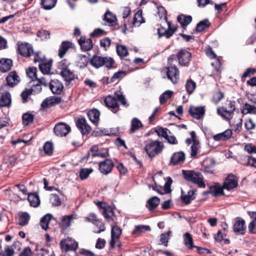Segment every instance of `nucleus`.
Returning a JSON list of instances; mask_svg holds the SVG:
<instances>
[{"mask_svg": "<svg viewBox=\"0 0 256 256\" xmlns=\"http://www.w3.org/2000/svg\"><path fill=\"white\" fill-rule=\"evenodd\" d=\"M11 104V96L8 92L3 94L0 98V107H6Z\"/></svg>", "mask_w": 256, "mask_h": 256, "instance_id": "35", "label": "nucleus"}, {"mask_svg": "<svg viewBox=\"0 0 256 256\" xmlns=\"http://www.w3.org/2000/svg\"><path fill=\"white\" fill-rule=\"evenodd\" d=\"M100 112L96 109H92L88 112V116L90 120L96 126L98 124L100 120Z\"/></svg>", "mask_w": 256, "mask_h": 256, "instance_id": "31", "label": "nucleus"}, {"mask_svg": "<svg viewBox=\"0 0 256 256\" xmlns=\"http://www.w3.org/2000/svg\"><path fill=\"white\" fill-rule=\"evenodd\" d=\"M90 62L92 65L96 68H99L104 66L107 68H110L112 67L114 61L112 58H110L94 56Z\"/></svg>", "mask_w": 256, "mask_h": 256, "instance_id": "3", "label": "nucleus"}, {"mask_svg": "<svg viewBox=\"0 0 256 256\" xmlns=\"http://www.w3.org/2000/svg\"><path fill=\"white\" fill-rule=\"evenodd\" d=\"M30 216L27 212H22L20 214L18 219V224L21 226L26 225L29 222Z\"/></svg>", "mask_w": 256, "mask_h": 256, "instance_id": "47", "label": "nucleus"}, {"mask_svg": "<svg viewBox=\"0 0 256 256\" xmlns=\"http://www.w3.org/2000/svg\"><path fill=\"white\" fill-rule=\"evenodd\" d=\"M234 231L237 234H244L246 232V226L244 220H236L233 226Z\"/></svg>", "mask_w": 256, "mask_h": 256, "instance_id": "24", "label": "nucleus"}, {"mask_svg": "<svg viewBox=\"0 0 256 256\" xmlns=\"http://www.w3.org/2000/svg\"><path fill=\"white\" fill-rule=\"evenodd\" d=\"M235 110V102L230 101L225 108H218V114L227 120L232 118V114Z\"/></svg>", "mask_w": 256, "mask_h": 256, "instance_id": "4", "label": "nucleus"}, {"mask_svg": "<svg viewBox=\"0 0 256 256\" xmlns=\"http://www.w3.org/2000/svg\"><path fill=\"white\" fill-rule=\"evenodd\" d=\"M224 188H223V186H220L216 184L214 186H210V191L206 192V194L212 193L214 196H218L224 194Z\"/></svg>", "mask_w": 256, "mask_h": 256, "instance_id": "36", "label": "nucleus"}, {"mask_svg": "<svg viewBox=\"0 0 256 256\" xmlns=\"http://www.w3.org/2000/svg\"><path fill=\"white\" fill-rule=\"evenodd\" d=\"M28 199L30 205L34 207L38 206L40 204V200L38 196L36 193L29 194Z\"/></svg>", "mask_w": 256, "mask_h": 256, "instance_id": "37", "label": "nucleus"}, {"mask_svg": "<svg viewBox=\"0 0 256 256\" xmlns=\"http://www.w3.org/2000/svg\"><path fill=\"white\" fill-rule=\"evenodd\" d=\"M232 136V130L230 129H227L222 132L214 135L213 139L215 141H226L231 138Z\"/></svg>", "mask_w": 256, "mask_h": 256, "instance_id": "22", "label": "nucleus"}, {"mask_svg": "<svg viewBox=\"0 0 256 256\" xmlns=\"http://www.w3.org/2000/svg\"><path fill=\"white\" fill-rule=\"evenodd\" d=\"M78 65L80 68H84L86 66L88 63L87 57L86 56L80 54L78 56Z\"/></svg>", "mask_w": 256, "mask_h": 256, "instance_id": "59", "label": "nucleus"}, {"mask_svg": "<svg viewBox=\"0 0 256 256\" xmlns=\"http://www.w3.org/2000/svg\"><path fill=\"white\" fill-rule=\"evenodd\" d=\"M76 218V214H72L63 216L62 218V225L65 228L68 227L70 225L72 220Z\"/></svg>", "mask_w": 256, "mask_h": 256, "instance_id": "43", "label": "nucleus"}, {"mask_svg": "<svg viewBox=\"0 0 256 256\" xmlns=\"http://www.w3.org/2000/svg\"><path fill=\"white\" fill-rule=\"evenodd\" d=\"M60 74L64 80L68 83L74 80L76 78V76L74 72L68 68H62Z\"/></svg>", "mask_w": 256, "mask_h": 256, "instance_id": "23", "label": "nucleus"}, {"mask_svg": "<svg viewBox=\"0 0 256 256\" xmlns=\"http://www.w3.org/2000/svg\"><path fill=\"white\" fill-rule=\"evenodd\" d=\"M158 14L160 18H163L165 21H167L166 10L162 6L158 8Z\"/></svg>", "mask_w": 256, "mask_h": 256, "instance_id": "63", "label": "nucleus"}, {"mask_svg": "<svg viewBox=\"0 0 256 256\" xmlns=\"http://www.w3.org/2000/svg\"><path fill=\"white\" fill-rule=\"evenodd\" d=\"M72 43L68 41H63L58 49V56L62 58L64 56L68 50L72 46Z\"/></svg>", "mask_w": 256, "mask_h": 256, "instance_id": "33", "label": "nucleus"}, {"mask_svg": "<svg viewBox=\"0 0 256 256\" xmlns=\"http://www.w3.org/2000/svg\"><path fill=\"white\" fill-rule=\"evenodd\" d=\"M104 20L108 24L113 25L116 20V17L110 11H107L104 16Z\"/></svg>", "mask_w": 256, "mask_h": 256, "instance_id": "44", "label": "nucleus"}, {"mask_svg": "<svg viewBox=\"0 0 256 256\" xmlns=\"http://www.w3.org/2000/svg\"><path fill=\"white\" fill-rule=\"evenodd\" d=\"M62 248L67 252L68 250H76L78 246V243L72 238H68L60 242Z\"/></svg>", "mask_w": 256, "mask_h": 256, "instance_id": "10", "label": "nucleus"}, {"mask_svg": "<svg viewBox=\"0 0 256 256\" xmlns=\"http://www.w3.org/2000/svg\"><path fill=\"white\" fill-rule=\"evenodd\" d=\"M192 18L190 16H186L182 14L178 17V21L182 27L187 26L192 22Z\"/></svg>", "mask_w": 256, "mask_h": 256, "instance_id": "40", "label": "nucleus"}, {"mask_svg": "<svg viewBox=\"0 0 256 256\" xmlns=\"http://www.w3.org/2000/svg\"><path fill=\"white\" fill-rule=\"evenodd\" d=\"M173 93L172 91L170 90H168L162 93L160 98V104L165 103L168 99L172 97Z\"/></svg>", "mask_w": 256, "mask_h": 256, "instance_id": "51", "label": "nucleus"}, {"mask_svg": "<svg viewBox=\"0 0 256 256\" xmlns=\"http://www.w3.org/2000/svg\"><path fill=\"white\" fill-rule=\"evenodd\" d=\"M51 214H46L41 218L40 221V225L42 229L46 230L48 228V224L51 219Z\"/></svg>", "mask_w": 256, "mask_h": 256, "instance_id": "45", "label": "nucleus"}, {"mask_svg": "<svg viewBox=\"0 0 256 256\" xmlns=\"http://www.w3.org/2000/svg\"><path fill=\"white\" fill-rule=\"evenodd\" d=\"M196 88V84L192 80H188L186 84V88L189 94H192Z\"/></svg>", "mask_w": 256, "mask_h": 256, "instance_id": "53", "label": "nucleus"}, {"mask_svg": "<svg viewBox=\"0 0 256 256\" xmlns=\"http://www.w3.org/2000/svg\"><path fill=\"white\" fill-rule=\"evenodd\" d=\"M189 112L192 118H196V120H200L203 117L204 114V107H196L192 106L190 108Z\"/></svg>", "mask_w": 256, "mask_h": 256, "instance_id": "16", "label": "nucleus"}, {"mask_svg": "<svg viewBox=\"0 0 256 256\" xmlns=\"http://www.w3.org/2000/svg\"><path fill=\"white\" fill-rule=\"evenodd\" d=\"M52 66V62L50 61L48 62H42L39 64V68L42 74H48L50 73Z\"/></svg>", "mask_w": 256, "mask_h": 256, "instance_id": "39", "label": "nucleus"}, {"mask_svg": "<svg viewBox=\"0 0 256 256\" xmlns=\"http://www.w3.org/2000/svg\"><path fill=\"white\" fill-rule=\"evenodd\" d=\"M171 234L170 231L161 234L160 236V242L162 244L165 246H168V242L169 239L170 234Z\"/></svg>", "mask_w": 256, "mask_h": 256, "instance_id": "57", "label": "nucleus"}, {"mask_svg": "<svg viewBox=\"0 0 256 256\" xmlns=\"http://www.w3.org/2000/svg\"><path fill=\"white\" fill-rule=\"evenodd\" d=\"M115 96L116 98V100H118L121 104L124 106H128L126 100L124 96L120 91L115 92Z\"/></svg>", "mask_w": 256, "mask_h": 256, "instance_id": "60", "label": "nucleus"}, {"mask_svg": "<svg viewBox=\"0 0 256 256\" xmlns=\"http://www.w3.org/2000/svg\"><path fill=\"white\" fill-rule=\"evenodd\" d=\"M248 228L252 234H256V218L250 223Z\"/></svg>", "mask_w": 256, "mask_h": 256, "instance_id": "64", "label": "nucleus"}, {"mask_svg": "<svg viewBox=\"0 0 256 256\" xmlns=\"http://www.w3.org/2000/svg\"><path fill=\"white\" fill-rule=\"evenodd\" d=\"M241 112L244 115L256 114V106L248 103H245L241 109Z\"/></svg>", "mask_w": 256, "mask_h": 256, "instance_id": "34", "label": "nucleus"}, {"mask_svg": "<svg viewBox=\"0 0 256 256\" xmlns=\"http://www.w3.org/2000/svg\"><path fill=\"white\" fill-rule=\"evenodd\" d=\"M61 98L60 97L48 98L42 102L41 106L42 108L50 107L59 104Z\"/></svg>", "mask_w": 256, "mask_h": 256, "instance_id": "29", "label": "nucleus"}, {"mask_svg": "<svg viewBox=\"0 0 256 256\" xmlns=\"http://www.w3.org/2000/svg\"><path fill=\"white\" fill-rule=\"evenodd\" d=\"M178 64L182 66H188L192 58V54L186 50H181L176 54Z\"/></svg>", "mask_w": 256, "mask_h": 256, "instance_id": "6", "label": "nucleus"}, {"mask_svg": "<svg viewBox=\"0 0 256 256\" xmlns=\"http://www.w3.org/2000/svg\"><path fill=\"white\" fill-rule=\"evenodd\" d=\"M92 156L100 158H106L108 156V150L107 148H99L98 146H93L91 148Z\"/></svg>", "mask_w": 256, "mask_h": 256, "instance_id": "19", "label": "nucleus"}, {"mask_svg": "<svg viewBox=\"0 0 256 256\" xmlns=\"http://www.w3.org/2000/svg\"><path fill=\"white\" fill-rule=\"evenodd\" d=\"M50 201L52 205L54 206H59L62 204L61 200L56 194H51Z\"/></svg>", "mask_w": 256, "mask_h": 256, "instance_id": "55", "label": "nucleus"}, {"mask_svg": "<svg viewBox=\"0 0 256 256\" xmlns=\"http://www.w3.org/2000/svg\"><path fill=\"white\" fill-rule=\"evenodd\" d=\"M166 75L168 78L173 84L178 82L180 78V74L178 68L176 66H170L167 68Z\"/></svg>", "mask_w": 256, "mask_h": 256, "instance_id": "11", "label": "nucleus"}, {"mask_svg": "<svg viewBox=\"0 0 256 256\" xmlns=\"http://www.w3.org/2000/svg\"><path fill=\"white\" fill-rule=\"evenodd\" d=\"M76 124L82 134H88L91 130L90 126L86 123L84 118H78L76 122Z\"/></svg>", "mask_w": 256, "mask_h": 256, "instance_id": "17", "label": "nucleus"}, {"mask_svg": "<svg viewBox=\"0 0 256 256\" xmlns=\"http://www.w3.org/2000/svg\"><path fill=\"white\" fill-rule=\"evenodd\" d=\"M184 160V153L182 152H178L173 154L170 158V162L174 166L183 162Z\"/></svg>", "mask_w": 256, "mask_h": 256, "instance_id": "26", "label": "nucleus"}, {"mask_svg": "<svg viewBox=\"0 0 256 256\" xmlns=\"http://www.w3.org/2000/svg\"><path fill=\"white\" fill-rule=\"evenodd\" d=\"M164 148L163 143L158 140H154L145 145L144 150L148 156L153 158L160 154Z\"/></svg>", "mask_w": 256, "mask_h": 256, "instance_id": "2", "label": "nucleus"}, {"mask_svg": "<svg viewBox=\"0 0 256 256\" xmlns=\"http://www.w3.org/2000/svg\"><path fill=\"white\" fill-rule=\"evenodd\" d=\"M122 230L116 225L112 226L111 240L110 242L112 248L115 247L116 244L118 242L122 234Z\"/></svg>", "mask_w": 256, "mask_h": 256, "instance_id": "9", "label": "nucleus"}, {"mask_svg": "<svg viewBox=\"0 0 256 256\" xmlns=\"http://www.w3.org/2000/svg\"><path fill=\"white\" fill-rule=\"evenodd\" d=\"M167 22L168 25V32H167V38H170L172 35L174 34V33L176 30H177V26L172 24L170 22H168V20L166 21Z\"/></svg>", "mask_w": 256, "mask_h": 256, "instance_id": "58", "label": "nucleus"}, {"mask_svg": "<svg viewBox=\"0 0 256 256\" xmlns=\"http://www.w3.org/2000/svg\"><path fill=\"white\" fill-rule=\"evenodd\" d=\"M12 62L9 58H2L0 60V70L6 72L10 70Z\"/></svg>", "mask_w": 256, "mask_h": 256, "instance_id": "32", "label": "nucleus"}, {"mask_svg": "<svg viewBox=\"0 0 256 256\" xmlns=\"http://www.w3.org/2000/svg\"><path fill=\"white\" fill-rule=\"evenodd\" d=\"M184 242L185 246L189 249H192L193 248H196L199 252H203V250H208L207 249H204L198 246H194L193 244V240L192 236L188 232H186L184 235Z\"/></svg>", "mask_w": 256, "mask_h": 256, "instance_id": "15", "label": "nucleus"}, {"mask_svg": "<svg viewBox=\"0 0 256 256\" xmlns=\"http://www.w3.org/2000/svg\"><path fill=\"white\" fill-rule=\"evenodd\" d=\"M53 144L50 142H46L44 146V150L45 153L48 155H51L53 152Z\"/></svg>", "mask_w": 256, "mask_h": 256, "instance_id": "61", "label": "nucleus"}, {"mask_svg": "<svg viewBox=\"0 0 256 256\" xmlns=\"http://www.w3.org/2000/svg\"><path fill=\"white\" fill-rule=\"evenodd\" d=\"M98 206L100 208V210L101 213L106 220L108 222H114V213L112 208L106 204H102L100 202H99L98 204Z\"/></svg>", "mask_w": 256, "mask_h": 256, "instance_id": "5", "label": "nucleus"}, {"mask_svg": "<svg viewBox=\"0 0 256 256\" xmlns=\"http://www.w3.org/2000/svg\"><path fill=\"white\" fill-rule=\"evenodd\" d=\"M36 80L42 86V85L44 86H47L48 84H50V76L48 75H46L44 76H42V77L40 78H38Z\"/></svg>", "mask_w": 256, "mask_h": 256, "instance_id": "62", "label": "nucleus"}, {"mask_svg": "<svg viewBox=\"0 0 256 256\" xmlns=\"http://www.w3.org/2000/svg\"><path fill=\"white\" fill-rule=\"evenodd\" d=\"M196 190H190L186 193H184L182 190L181 199L182 202L186 204H188L191 202L195 199V192Z\"/></svg>", "mask_w": 256, "mask_h": 256, "instance_id": "20", "label": "nucleus"}, {"mask_svg": "<svg viewBox=\"0 0 256 256\" xmlns=\"http://www.w3.org/2000/svg\"><path fill=\"white\" fill-rule=\"evenodd\" d=\"M210 26V22L208 19H204L199 22L196 26V32H201Z\"/></svg>", "mask_w": 256, "mask_h": 256, "instance_id": "46", "label": "nucleus"}, {"mask_svg": "<svg viewBox=\"0 0 256 256\" xmlns=\"http://www.w3.org/2000/svg\"><path fill=\"white\" fill-rule=\"evenodd\" d=\"M238 186V180L237 178L232 174H228L224 180L223 188L224 190H230L236 188Z\"/></svg>", "mask_w": 256, "mask_h": 256, "instance_id": "7", "label": "nucleus"}, {"mask_svg": "<svg viewBox=\"0 0 256 256\" xmlns=\"http://www.w3.org/2000/svg\"><path fill=\"white\" fill-rule=\"evenodd\" d=\"M6 80L8 85L13 87L20 82V78L15 71H12L9 73Z\"/></svg>", "mask_w": 256, "mask_h": 256, "instance_id": "25", "label": "nucleus"}, {"mask_svg": "<svg viewBox=\"0 0 256 256\" xmlns=\"http://www.w3.org/2000/svg\"><path fill=\"white\" fill-rule=\"evenodd\" d=\"M86 219L88 222H92L94 224H100L102 229L101 230L95 231V233L100 234L102 232L105 230V227L104 224L99 220L96 218V216L94 214H91L89 215L88 217L86 218Z\"/></svg>", "mask_w": 256, "mask_h": 256, "instance_id": "28", "label": "nucleus"}, {"mask_svg": "<svg viewBox=\"0 0 256 256\" xmlns=\"http://www.w3.org/2000/svg\"><path fill=\"white\" fill-rule=\"evenodd\" d=\"M160 200L157 196H153L147 202V207L150 211H152L160 204Z\"/></svg>", "mask_w": 256, "mask_h": 256, "instance_id": "38", "label": "nucleus"}, {"mask_svg": "<svg viewBox=\"0 0 256 256\" xmlns=\"http://www.w3.org/2000/svg\"><path fill=\"white\" fill-rule=\"evenodd\" d=\"M150 228L148 226L146 225H138L134 227L132 231V234L138 235L141 233L144 232L146 231H150Z\"/></svg>", "mask_w": 256, "mask_h": 256, "instance_id": "41", "label": "nucleus"}, {"mask_svg": "<svg viewBox=\"0 0 256 256\" xmlns=\"http://www.w3.org/2000/svg\"><path fill=\"white\" fill-rule=\"evenodd\" d=\"M142 126L143 125L140 120L136 118H134L131 122L130 132L134 133Z\"/></svg>", "mask_w": 256, "mask_h": 256, "instance_id": "42", "label": "nucleus"}, {"mask_svg": "<svg viewBox=\"0 0 256 256\" xmlns=\"http://www.w3.org/2000/svg\"><path fill=\"white\" fill-rule=\"evenodd\" d=\"M71 130V128L68 124L60 122L56 124L54 128L55 134L58 136H64Z\"/></svg>", "mask_w": 256, "mask_h": 256, "instance_id": "8", "label": "nucleus"}, {"mask_svg": "<svg viewBox=\"0 0 256 256\" xmlns=\"http://www.w3.org/2000/svg\"><path fill=\"white\" fill-rule=\"evenodd\" d=\"M182 174L186 181L197 185L199 188H206L204 178L201 172L194 170H182Z\"/></svg>", "mask_w": 256, "mask_h": 256, "instance_id": "1", "label": "nucleus"}, {"mask_svg": "<svg viewBox=\"0 0 256 256\" xmlns=\"http://www.w3.org/2000/svg\"><path fill=\"white\" fill-rule=\"evenodd\" d=\"M114 166V163L111 160L106 159L99 163L98 167L100 172L102 174H108L111 172Z\"/></svg>", "mask_w": 256, "mask_h": 256, "instance_id": "12", "label": "nucleus"}, {"mask_svg": "<svg viewBox=\"0 0 256 256\" xmlns=\"http://www.w3.org/2000/svg\"><path fill=\"white\" fill-rule=\"evenodd\" d=\"M57 0H42V4L45 10H50L54 8Z\"/></svg>", "mask_w": 256, "mask_h": 256, "instance_id": "49", "label": "nucleus"}, {"mask_svg": "<svg viewBox=\"0 0 256 256\" xmlns=\"http://www.w3.org/2000/svg\"><path fill=\"white\" fill-rule=\"evenodd\" d=\"M92 168H84L80 170V176L82 180L86 178L92 172Z\"/></svg>", "mask_w": 256, "mask_h": 256, "instance_id": "56", "label": "nucleus"}, {"mask_svg": "<svg viewBox=\"0 0 256 256\" xmlns=\"http://www.w3.org/2000/svg\"><path fill=\"white\" fill-rule=\"evenodd\" d=\"M142 22H144V21L142 16V12L139 10L134 16L133 24L135 26H138Z\"/></svg>", "mask_w": 256, "mask_h": 256, "instance_id": "54", "label": "nucleus"}, {"mask_svg": "<svg viewBox=\"0 0 256 256\" xmlns=\"http://www.w3.org/2000/svg\"><path fill=\"white\" fill-rule=\"evenodd\" d=\"M49 87L52 93L57 94H61L64 88L62 83L58 80H51Z\"/></svg>", "mask_w": 256, "mask_h": 256, "instance_id": "18", "label": "nucleus"}, {"mask_svg": "<svg viewBox=\"0 0 256 256\" xmlns=\"http://www.w3.org/2000/svg\"><path fill=\"white\" fill-rule=\"evenodd\" d=\"M190 134L192 140V144L190 147V156L192 158H196L200 148V142L196 138V133L194 131L190 132Z\"/></svg>", "mask_w": 256, "mask_h": 256, "instance_id": "14", "label": "nucleus"}, {"mask_svg": "<svg viewBox=\"0 0 256 256\" xmlns=\"http://www.w3.org/2000/svg\"><path fill=\"white\" fill-rule=\"evenodd\" d=\"M116 48L117 54L120 58H124L128 55V50L126 46L122 44H117Z\"/></svg>", "mask_w": 256, "mask_h": 256, "instance_id": "48", "label": "nucleus"}, {"mask_svg": "<svg viewBox=\"0 0 256 256\" xmlns=\"http://www.w3.org/2000/svg\"><path fill=\"white\" fill-rule=\"evenodd\" d=\"M126 75L125 71L120 70L116 72H115L112 76L109 78H104L102 79L103 82H106V84H110L115 82L116 80H120L124 78Z\"/></svg>", "mask_w": 256, "mask_h": 256, "instance_id": "27", "label": "nucleus"}, {"mask_svg": "<svg viewBox=\"0 0 256 256\" xmlns=\"http://www.w3.org/2000/svg\"><path fill=\"white\" fill-rule=\"evenodd\" d=\"M104 102L106 106L110 108L113 112L116 113L118 111L119 106L118 104L116 98L111 96H108L105 98Z\"/></svg>", "mask_w": 256, "mask_h": 256, "instance_id": "13", "label": "nucleus"}, {"mask_svg": "<svg viewBox=\"0 0 256 256\" xmlns=\"http://www.w3.org/2000/svg\"><path fill=\"white\" fill-rule=\"evenodd\" d=\"M36 72V68L34 67L30 68L26 70V74L32 81H34L38 79Z\"/></svg>", "mask_w": 256, "mask_h": 256, "instance_id": "52", "label": "nucleus"}, {"mask_svg": "<svg viewBox=\"0 0 256 256\" xmlns=\"http://www.w3.org/2000/svg\"><path fill=\"white\" fill-rule=\"evenodd\" d=\"M78 44L82 50L85 51L89 50L92 48V42L90 38L86 39L82 37L78 40Z\"/></svg>", "mask_w": 256, "mask_h": 256, "instance_id": "30", "label": "nucleus"}, {"mask_svg": "<svg viewBox=\"0 0 256 256\" xmlns=\"http://www.w3.org/2000/svg\"><path fill=\"white\" fill-rule=\"evenodd\" d=\"M34 115L30 113L26 112L22 115V123L25 126H28L34 120Z\"/></svg>", "mask_w": 256, "mask_h": 256, "instance_id": "50", "label": "nucleus"}, {"mask_svg": "<svg viewBox=\"0 0 256 256\" xmlns=\"http://www.w3.org/2000/svg\"><path fill=\"white\" fill-rule=\"evenodd\" d=\"M18 50L21 55L29 57L34 54L32 46L28 43L21 44L18 46Z\"/></svg>", "mask_w": 256, "mask_h": 256, "instance_id": "21", "label": "nucleus"}]
</instances>
